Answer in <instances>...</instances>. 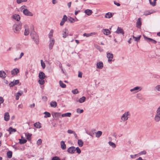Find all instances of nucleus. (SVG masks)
I'll return each mask as SVG.
<instances>
[{
	"instance_id": "obj_33",
	"label": "nucleus",
	"mask_w": 160,
	"mask_h": 160,
	"mask_svg": "<svg viewBox=\"0 0 160 160\" xmlns=\"http://www.w3.org/2000/svg\"><path fill=\"white\" fill-rule=\"evenodd\" d=\"M59 83L60 86L61 88H65L66 87V85L61 80H60L59 81Z\"/></svg>"
},
{
	"instance_id": "obj_48",
	"label": "nucleus",
	"mask_w": 160,
	"mask_h": 160,
	"mask_svg": "<svg viewBox=\"0 0 160 160\" xmlns=\"http://www.w3.org/2000/svg\"><path fill=\"white\" fill-rule=\"evenodd\" d=\"M68 20L71 23H73L75 21V19L72 18L71 17L68 18Z\"/></svg>"
},
{
	"instance_id": "obj_22",
	"label": "nucleus",
	"mask_w": 160,
	"mask_h": 160,
	"mask_svg": "<svg viewBox=\"0 0 160 160\" xmlns=\"http://www.w3.org/2000/svg\"><path fill=\"white\" fill-rule=\"evenodd\" d=\"M9 134H11L12 132H16L17 130L15 128H13L12 127H10L8 129Z\"/></svg>"
},
{
	"instance_id": "obj_9",
	"label": "nucleus",
	"mask_w": 160,
	"mask_h": 160,
	"mask_svg": "<svg viewBox=\"0 0 160 160\" xmlns=\"http://www.w3.org/2000/svg\"><path fill=\"white\" fill-rule=\"evenodd\" d=\"M67 17L66 15H64L63 16V18L62 19L60 23V25L61 26H63V25L65 22L67 20Z\"/></svg>"
},
{
	"instance_id": "obj_57",
	"label": "nucleus",
	"mask_w": 160,
	"mask_h": 160,
	"mask_svg": "<svg viewBox=\"0 0 160 160\" xmlns=\"http://www.w3.org/2000/svg\"><path fill=\"white\" fill-rule=\"evenodd\" d=\"M92 34V33H84L83 34V36H86V37H89V36H91Z\"/></svg>"
},
{
	"instance_id": "obj_10",
	"label": "nucleus",
	"mask_w": 160,
	"mask_h": 160,
	"mask_svg": "<svg viewBox=\"0 0 160 160\" xmlns=\"http://www.w3.org/2000/svg\"><path fill=\"white\" fill-rule=\"evenodd\" d=\"M117 34H122V35H124V32L123 29L121 28L118 27L117 31L115 32Z\"/></svg>"
},
{
	"instance_id": "obj_51",
	"label": "nucleus",
	"mask_w": 160,
	"mask_h": 160,
	"mask_svg": "<svg viewBox=\"0 0 160 160\" xmlns=\"http://www.w3.org/2000/svg\"><path fill=\"white\" fill-rule=\"evenodd\" d=\"M84 112V111L83 109H81L79 108H78L77 109V112L78 113H81Z\"/></svg>"
},
{
	"instance_id": "obj_13",
	"label": "nucleus",
	"mask_w": 160,
	"mask_h": 160,
	"mask_svg": "<svg viewBox=\"0 0 160 160\" xmlns=\"http://www.w3.org/2000/svg\"><path fill=\"white\" fill-rule=\"evenodd\" d=\"M96 66L97 68L101 69L103 67V64L102 62H99L97 63Z\"/></svg>"
},
{
	"instance_id": "obj_4",
	"label": "nucleus",
	"mask_w": 160,
	"mask_h": 160,
	"mask_svg": "<svg viewBox=\"0 0 160 160\" xmlns=\"http://www.w3.org/2000/svg\"><path fill=\"white\" fill-rule=\"evenodd\" d=\"M143 36L144 37V38L145 40H146L148 42H151L153 43H154L155 44L157 42V41L151 38L147 37L144 35H143Z\"/></svg>"
},
{
	"instance_id": "obj_47",
	"label": "nucleus",
	"mask_w": 160,
	"mask_h": 160,
	"mask_svg": "<svg viewBox=\"0 0 160 160\" xmlns=\"http://www.w3.org/2000/svg\"><path fill=\"white\" fill-rule=\"evenodd\" d=\"M27 1V0H16V2L18 4H20L22 2H25Z\"/></svg>"
},
{
	"instance_id": "obj_37",
	"label": "nucleus",
	"mask_w": 160,
	"mask_h": 160,
	"mask_svg": "<svg viewBox=\"0 0 160 160\" xmlns=\"http://www.w3.org/2000/svg\"><path fill=\"white\" fill-rule=\"evenodd\" d=\"M25 28H26L25 27ZM29 33V31L28 28H25V31L24 32V35L25 36H27L28 35Z\"/></svg>"
},
{
	"instance_id": "obj_52",
	"label": "nucleus",
	"mask_w": 160,
	"mask_h": 160,
	"mask_svg": "<svg viewBox=\"0 0 160 160\" xmlns=\"http://www.w3.org/2000/svg\"><path fill=\"white\" fill-rule=\"evenodd\" d=\"M72 92L74 94H77L79 92L77 89H75L74 90H72Z\"/></svg>"
},
{
	"instance_id": "obj_36",
	"label": "nucleus",
	"mask_w": 160,
	"mask_h": 160,
	"mask_svg": "<svg viewBox=\"0 0 160 160\" xmlns=\"http://www.w3.org/2000/svg\"><path fill=\"white\" fill-rule=\"evenodd\" d=\"M157 0H153V1L152 2L151 0H149L150 4L152 6H154L156 5V1Z\"/></svg>"
},
{
	"instance_id": "obj_11",
	"label": "nucleus",
	"mask_w": 160,
	"mask_h": 160,
	"mask_svg": "<svg viewBox=\"0 0 160 160\" xmlns=\"http://www.w3.org/2000/svg\"><path fill=\"white\" fill-rule=\"evenodd\" d=\"M12 18L17 21H18L20 20L21 17L18 14H14L12 16Z\"/></svg>"
},
{
	"instance_id": "obj_21",
	"label": "nucleus",
	"mask_w": 160,
	"mask_h": 160,
	"mask_svg": "<svg viewBox=\"0 0 160 160\" xmlns=\"http://www.w3.org/2000/svg\"><path fill=\"white\" fill-rule=\"evenodd\" d=\"M84 12L88 16H90L92 14V12L91 10L87 9L85 10Z\"/></svg>"
},
{
	"instance_id": "obj_63",
	"label": "nucleus",
	"mask_w": 160,
	"mask_h": 160,
	"mask_svg": "<svg viewBox=\"0 0 160 160\" xmlns=\"http://www.w3.org/2000/svg\"><path fill=\"white\" fill-rule=\"evenodd\" d=\"M4 101V100L2 97H0V105Z\"/></svg>"
},
{
	"instance_id": "obj_38",
	"label": "nucleus",
	"mask_w": 160,
	"mask_h": 160,
	"mask_svg": "<svg viewBox=\"0 0 160 160\" xmlns=\"http://www.w3.org/2000/svg\"><path fill=\"white\" fill-rule=\"evenodd\" d=\"M108 143L110 146H112L113 148H115L116 147V145L115 144L112 142L109 141L108 142Z\"/></svg>"
},
{
	"instance_id": "obj_60",
	"label": "nucleus",
	"mask_w": 160,
	"mask_h": 160,
	"mask_svg": "<svg viewBox=\"0 0 160 160\" xmlns=\"http://www.w3.org/2000/svg\"><path fill=\"white\" fill-rule=\"evenodd\" d=\"M42 99L43 101H47L48 100V98L47 96H43L42 97Z\"/></svg>"
},
{
	"instance_id": "obj_42",
	"label": "nucleus",
	"mask_w": 160,
	"mask_h": 160,
	"mask_svg": "<svg viewBox=\"0 0 160 160\" xmlns=\"http://www.w3.org/2000/svg\"><path fill=\"white\" fill-rule=\"evenodd\" d=\"M130 115V114H129V112H128V111L127 112L126 115L125 116V117L123 119V121H125L127 120L128 119V115Z\"/></svg>"
},
{
	"instance_id": "obj_34",
	"label": "nucleus",
	"mask_w": 160,
	"mask_h": 160,
	"mask_svg": "<svg viewBox=\"0 0 160 160\" xmlns=\"http://www.w3.org/2000/svg\"><path fill=\"white\" fill-rule=\"evenodd\" d=\"M102 132L101 131H98L96 133V137L97 138H99L102 135Z\"/></svg>"
},
{
	"instance_id": "obj_62",
	"label": "nucleus",
	"mask_w": 160,
	"mask_h": 160,
	"mask_svg": "<svg viewBox=\"0 0 160 160\" xmlns=\"http://www.w3.org/2000/svg\"><path fill=\"white\" fill-rule=\"evenodd\" d=\"M127 112H125L122 116L121 117V119L123 121V119L125 118V116L126 115Z\"/></svg>"
},
{
	"instance_id": "obj_40",
	"label": "nucleus",
	"mask_w": 160,
	"mask_h": 160,
	"mask_svg": "<svg viewBox=\"0 0 160 160\" xmlns=\"http://www.w3.org/2000/svg\"><path fill=\"white\" fill-rule=\"evenodd\" d=\"M152 13V12L149 10L146 11L144 12V15L146 16Z\"/></svg>"
},
{
	"instance_id": "obj_53",
	"label": "nucleus",
	"mask_w": 160,
	"mask_h": 160,
	"mask_svg": "<svg viewBox=\"0 0 160 160\" xmlns=\"http://www.w3.org/2000/svg\"><path fill=\"white\" fill-rule=\"evenodd\" d=\"M147 153V152L146 151L143 150V151H142L139 152L138 154L139 156L143 154H146Z\"/></svg>"
},
{
	"instance_id": "obj_50",
	"label": "nucleus",
	"mask_w": 160,
	"mask_h": 160,
	"mask_svg": "<svg viewBox=\"0 0 160 160\" xmlns=\"http://www.w3.org/2000/svg\"><path fill=\"white\" fill-rule=\"evenodd\" d=\"M76 151V152L78 154L80 153L81 152L80 149L78 147H77L75 148V151Z\"/></svg>"
},
{
	"instance_id": "obj_29",
	"label": "nucleus",
	"mask_w": 160,
	"mask_h": 160,
	"mask_svg": "<svg viewBox=\"0 0 160 160\" xmlns=\"http://www.w3.org/2000/svg\"><path fill=\"white\" fill-rule=\"evenodd\" d=\"M12 152L11 151H9L7 152V157L9 158H11L12 157Z\"/></svg>"
},
{
	"instance_id": "obj_43",
	"label": "nucleus",
	"mask_w": 160,
	"mask_h": 160,
	"mask_svg": "<svg viewBox=\"0 0 160 160\" xmlns=\"http://www.w3.org/2000/svg\"><path fill=\"white\" fill-rule=\"evenodd\" d=\"M140 88V87L138 86H137L131 89L130 91L131 92H133V91L138 90Z\"/></svg>"
},
{
	"instance_id": "obj_1",
	"label": "nucleus",
	"mask_w": 160,
	"mask_h": 160,
	"mask_svg": "<svg viewBox=\"0 0 160 160\" xmlns=\"http://www.w3.org/2000/svg\"><path fill=\"white\" fill-rule=\"evenodd\" d=\"M30 34L32 39L33 40L35 43L37 44H38L39 42L38 36L34 31V28L33 26V30L31 32Z\"/></svg>"
},
{
	"instance_id": "obj_25",
	"label": "nucleus",
	"mask_w": 160,
	"mask_h": 160,
	"mask_svg": "<svg viewBox=\"0 0 160 160\" xmlns=\"http://www.w3.org/2000/svg\"><path fill=\"white\" fill-rule=\"evenodd\" d=\"M51 106L52 107L55 108L57 106V103L55 101H52L50 103Z\"/></svg>"
},
{
	"instance_id": "obj_12",
	"label": "nucleus",
	"mask_w": 160,
	"mask_h": 160,
	"mask_svg": "<svg viewBox=\"0 0 160 160\" xmlns=\"http://www.w3.org/2000/svg\"><path fill=\"white\" fill-rule=\"evenodd\" d=\"M19 72V70L17 68H16L13 69L11 71V73L12 75H15L18 73Z\"/></svg>"
},
{
	"instance_id": "obj_56",
	"label": "nucleus",
	"mask_w": 160,
	"mask_h": 160,
	"mask_svg": "<svg viewBox=\"0 0 160 160\" xmlns=\"http://www.w3.org/2000/svg\"><path fill=\"white\" fill-rule=\"evenodd\" d=\"M42 142V140L41 139L38 140L37 142V144L38 145H41Z\"/></svg>"
},
{
	"instance_id": "obj_46",
	"label": "nucleus",
	"mask_w": 160,
	"mask_h": 160,
	"mask_svg": "<svg viewBox=\"0 0 160 160\" xmlns=\"http://www.w3.org/2000/svg\"><path fill=\"white\" fill-rule=\"evenodd\" d=\"M16 84L14 82V81L13 80V81L11 82L9 84V86L10 87H13Z\"/></svg>"
},
{
	"instance_id": "obj_24",
	"label": "nucleus",
	"mask_w": 160,
	"mask_h": 160,
	"mask_svg": "<svg viewBox=\"0 0 160 160\" xmlns=\"http://www.w3.org/2000/svg\"><path fill=\"white\" fill-rule=\"evenodd\" d=\"M68 31V30L67 29L65 28L64 30V31L63 32V33L62 34L63 36L62 37L63 38H66L67 37V36H68V33H67V32Z\"/></svg>"
},
{
	"instance_id": "obj_61",
	"label": "nucleus",
	"mask_w": 160,
	"mask_h": 160,
	"mask_svg": "<svg viewBox=\"0 0 160 160\" xmlns=\"http://www.w3.org/2000/svg\"><path fill=\"white\" fill-rule=\"evenodd\" d=\"M82 73L81 72H80L79 71L78 72V77L79 78H81L82 77Z\"/></svg>"
},
{
	"instance_id": "obj_17",
	"label": "nucleus",
	"mask_w": 160,
	"mask_h": 160,
	"mask_svg": "<svg viewBox=\"0 0 160 160\" xmlns=\"http://www.w3.org/2000/svg\"><path fill=\"white\" fill-rule=\"evenodd\" d=\"M10 116L8 112H6L4 115V119L5 121H8L9 119Z\"/></svg>"
},
{
	"instance_id": "obj_28",
	"label": "nucleus",
	"mask_w": 160,
	"mask_h": 160,
	"mask_svg": "<svg viewBox=\"0 0 160 160\" xmlns=\"http://www.w3.org/2000/svg\"><path fill=\"white\" fill-rule=\"evenodd\" d=\"M45 115L44 116V118H47L50 117L51 116V114L50 113L46 111L43 113Z\"/></svg>"
},
{
	"instance_id": "obj_27",
	"label": "nucleus",
	"mask_w": 160,
	"mask_h": 160,
	"mask_svg": "<svg viewBox=\"0 0 160 160\" xmlns=\"http://www.w3.org/2000/svg\"><path fill=\"white\" fill-rule=\"evenodd\" d=\"M71 113L70 112H67L62 114V117H70Z\"/></svg>"
},
{
	"instance_id": "obj_14",
	"label": "nucleus",
	"mask_w": 160,
	"mask_h": 160,
	"mask_svg": "<svg viewBox=\"0 0 160 160\" xmlns=\"http://www.w3.org/2000/svg\"><path fill=\"white\" fill-rule=\"evenodd\" d=\"M19 143L21 144H23L26 143L27 142V140L25 139L23 136L21 137V139H19Z\"/></svg>"
},
{
	"instance_id": "obj_59",
	"label": "nucleus",
	"mask_w": 160,
	"mask_h": 160,
	"mask_svg": "<svg viewBox=\"0 0 160 160\" xmlns=\"http://www.w3.org/2000/svg\"><path fill=\"white\" fill-rule=\"evenodd\" d=\"M22 94V92L21 91H20L17 93L16 95L18 96V97H19L20 96H21Z\"/></svg>"
},
{
	"instance_id": "obj_20",
	"label": "nucleus",
	"mask_w": 160,
	"mask_h": 160,
	"mask_svg": "<svg viewBox=\"0 0 160 160\" xmlns=\"http://www.w3.org/2000/svg\"><path fill=\"white\" fill-rule=\"evenodd\" d=\"M0 77L2 78H4L6 77V73L3 71H0Z\"/></svg>"
},
{
	"instance_id": "obj_18",
	"label": "nucleus",
	"mask_w": 160,
	"mask_h": 160,
	"mask_svg": "<svg viewBox=\"0 0 160 160\" xmlns=\"http://www.w3.org/2000/svg\"><path fill=\"white\" fill-rule=\"evenodd\" d=\"M102 32L103 34L106 35H108L110 34L111 32L108 29H103L102 30Z\"/></svg>"
},
{
	"instance_id": "obj_32",
	"label": "nucleus",
	"mask_w": 160,
	"mask_h": 160,
	"mask_svg": "<svg viewBox=\"0 0 160 160\" xmlns=\"http://www.w3.org/2000/svg\"><path fill=\"white\" fill-rule=\"evenodd\" d=\"M78 144L80 147H82L83 145V142L81 139L78 140Z\"/></svg>"
},
{
	"instance_id": "obj_19",
	"label": "nucleus",
	"mask_w": 160,
	"mask_h": 160,
	"mask_svg": "<svg viewBox=\"0 0 160 160\" xmlns=\"http://www.w3.org/2000/svg\"><path fill=\"white\" fill-rule=\"evenodd\" d=\"M61 148L62 150H65L66 148V145L65 144V142L63 141H62L61 142Z\"/></svg>"
},
{
	"instance_id": "obj_3",
	"label": "nucleus",
	"mask_w": 160,
	"mask_h": 160,
	"mask_svg": "<svg viewBox=\"0 0 160 160\" xmlns=\"http://www.w3.org/2000/svg\"><path fill=\"white\" fill-rule=\"evenodd\" d=\"M26 7L25 6H23L21 7V8L22 9H24L23 11V13L25 15L27 16H33V14L29 11L27 9H25L24 8H22V7Z\"/></svg>"
},
{
	"instance_id": "obj_16",
	"label": "nucleus",
	"mask_w": 160,
	"mask_h": 160,
	"mask_svg": "<svg viewBox=\"0 0 160 160\" xmlns=\"http://www.w3.org/2000/svg\"><path fill=\"white\" fill-rule=\"evenodd\" d=\"M142 25V22L141 21V18H138V20L136 22V27L138 28H140Z\"/></svg>"
},
{
	"instance_id": "obj_23",
	"label": "nucleus",
	"mask_w": 160,
	"mask_h": 160,
	"mask_svg": "<svg viewBox=\"0 0 160 160\" xmlns=\"http://www.w3.org/2000/svg\"><path fill=\"white\" fill-rule=\"evenodd\" d=\"M113 15L112 13L110 12H108L106 13L105 15V17L106 18H111Z\"/></svg>"
},
{
	"instance_id": "obj_58",
	"label": "nucleus",
	"mask_w": 160,
	"mask_h": 160,
	"mask_svg": "<svg viewBox=\"0 0 160 160\" xmlns=\"http://www.w3.org/2000/svg\"><path fill=\"white\" fill-rule=\"evenodd\" d=\"M95 47L98 49V50L99 51H100V49H101V47L98 45H95Z\"/></svg>"
},
{
	"instance_id": "obj_39",
	"label": "nucleus",
	"mask_w": 160,
	"mask_h": 160,
	"mask_svg": "<svg viewBox=\"0 0 160 160\" xmlns=\"http://www.w3.org/2000/svg\"><path fill=\"white\" fill-rule=\"evenodd\" d=\"M38 83L41 85H42L45 83V81L44 79H40L38 81Z\"/></svg>"
},
{
	"instance_id": "obj_49",
	"label": "nucleus",
	"mask_w": 160,
	"mask_h": 160,
	"mask_svg": "<svg viewBox=\"0 0 160 160\" xmlns=\"http://www.w3.org/2000/svg\"><path fill=\"white\" fill-rule=\"evenodd\" d=\"M138 156H139V155L138 153L137 154H135L134 155H131L130 156L131 158H133V159L135 158L136 157H138Z\"/></svg>"
},
{
	"instance_id": "obj_41",
	"label": "nucleus",
	"mask_w": 160,
	"mask_h": 160,
	"mask_svg": "<svg viewBox=\"0 0 160 160\" xmlns=\"http://www.w3.org/2000/svg\"><path fill=\"white\" fill-rule=\"evenodd\" d=\"M136 97L140 100H142L143 98L142 95L141 94L139 93L137 94Z\"/></svg>"
},
{
	"instance_id": "obj_7",
	"label": "nucleus",
	"mask_w": 160,
	"mask_h": 160,
	"mask_svg": "<svg viewBox=\"0 0 160 160\" xmlns=\"http://www.w3.org/2000/svg\"><path fill=\"white\" fill-rule=\"evenodd\" d=\"M61 113L52 112V114L53 118H59L61 117Z\"/></svg>"
},
{
	"instance_id": "obj_31",
	"label": "nucleus",
	"mask_w": 160,
	"mask_h": 160,
	"mask_svg": "<svg viewBox=\"0 0 160 160\" xmlns=\"http://www.w3.org/2000/svg\"><path fill=\"white\" fill-rule=\"evenodd\" d=\"M32 135V134L29 133H28L27 134H25V136L26 137V138L28 141H31Z\"/></svg>"
},
{
	"instance_id": "obj_35",
	"label": "nucleus",
	"mask_w": 160,
	"mask_h": 160,
	"mask_svg": "<svg viewBox=\"0 0 160 160\" xmlns=\"http://www.w3.org/2000/svg\"><path fill=\"white\" fill-rule=\"evenodd\" d=\"M154 119L156 122H159L160 121V116L156 114Z\"/></svg>"
},
{
	"instance_id": "obj_6",
	"label": "nucleus",
	"mask_w": 160,
	"mask_h": 160,
	"mask_svg": "<svg viewBox=\"0 0 160 160\" xmlns=\"http://www.w3.org/2000/svg\"><path fill=\"white\" fill-rule=\"evenodd\" d=\"M75 148L74 146H71L68 148L67 152L69 153H74L75 152Z\"/></svg>"
},
{
	"instance_id": "obj_5",
	"label": "nucleus",
	"mask_w": 160,
	"mask_h": 160,
	"mask_svg": "<svg viewBox=\"0 0 160 160\" xmlns=\"http://www.w3.org/2000/svg\"><path fill=\"white\" fill-rule=\"evenodd\" d=\"M107 57L108 58V61L109 62H111L113 57V54L110 52H108L107 53Z\"/></svg>"
},
{
	"instance_id": "obj_8",
	"label": "nucleus",
	"mask_w": 160,
	"mask_h": 160,
	"mask_svg": "<svg viewBox=\"0 0 160 160\" xmlns=\"http://www.w3.org/2000/svg\"><path fill=\"white\" fill-rule=\"evenodd\" d=\"M50 42L49 45V48L51 50L53 46L55 43V40L54 38L50 39Z\"/></svg>"
},
{
	"instance_id": "obj_30",
	"label": "nucleus",
	"mask_w": 160,
	"mask_h": 160,
	"mask_svg": "<svg viewBox=\"0 0 160 160\" xmlns=\"http://www.w3.org/2000/svg\"><path fill=\"white\" fill-rule=\"evenodd\" d=\"M86 99V98L85 96H83L81 98H80L78 100V102L80 103H82L83 102L85 101Z\"/></svg>"
},
{
	"instance_id": "obj_26",
	"label": "nucleus",
	"mask_w": 160,
	"mask_h": 160,
	"mask_svg": "<svg viewBox=\"0 0 160 160\" xmlns=\"http://www.w3.org/2000/svg\"><path fill=\"white\" fill-rule=\"evenodd\" d=\"M34 126L37 128H40L41 126V123L39 122H37L34 124Z\"/></svg>"
},
{
	"instance_id": "obj_45",
	"label": "nucleus",
	"mask_w": 160,
	"mask_h": 160,
	"mask_svg": "<svg viewBox=\"0 0 160 160\" xmlns=\"http://www.w3.org/2000/svg\"><path fill=\"white\" fill-rule=\"evenodd\" d=\"M53 30H51L49 35V37L50 38V39H52L53 38H52V37L53 36Z\"/></svg>"
},
{
	"instance_id": "obj_15",
	"label": "nucleus",
	"mask_w": 160,
	"mask_h": 160,
	"mask_svg": "<svg viewBox=\"0 0 160 160\" xmlns=\"http://www.w3.org/2000/svg\"><path fill=\"white\" fill-rule=\"evenodd\" d=\"M38 77L40 79H44L46 77V75L43 72H41L39 73Z\"/></svg>"
},
{
	"instance_id": "obj_44",
	"label": "nucleus",
	"mask_w": 160,
	"mask_h": 160,
	"mask_svg": "<svg viewBox=\"0 0 160 160\" xmlns=\"http://www.w3.org/2000/svg\"><path fill=\"white\" fill-rule=\"evenodd\" d=\"M41 65L43 69H44L46 67V65L45 63L43 62L42 60H41Z\"/></svg>"
},
{
	"instance_id": "obj_2",
	"label": "nucleus",
	"mask_w": 160,
	"mask_h": 160,
	"mask_svg": "<svg viewBox=\"0 0 160 160\" xmlns=\"http://www.w3.org/2000/svg\"><path fill=\"white\" fill-rule=\"evenodd\" d=\"M22 23L19 22L14 24L13 26V29L14 32L15 33H18L21 29Z\"/></svg>"
},
{
	"instance_id": "obj_54",
	"label": "nucleus",
	"mask_w": 160,
	"mask_h": 160,
	"mask_svg": "<svg viewBox=\"0 0 160 160\" xmlns=\"http://www.w3.org/2000/svg\"><path fill=\"white\" fill-rule=\"evenodd\" d=\"M52 160H61L60 158L58 156H54L52 158Z\"/></svg>"
},
{
	"instance_id": "obj_64",
	"label": "nucleus",
	"mask_w": 160,
	"mask_h": 160,
	"mask_svg": "<svg viewBox=\"0 0 160 160\" xmlns=\"http://www.w3.org/2000/svg\"><path fill=\"white\" fill-rule=\"evenodd\" d=\"M155 88L157 90L160 91V85H158Z\"/></svg>"
},
{
	"instance_id": "obj_55",
	"label": "nucleus",
	"mask_w": 160,
	"mask_h": 160,
	"mask_svg": "<svg viewBox=\"0 0 160 160\" xmlns=\"http://www.w3.org/2000/svg\"><path fill=\"white\" fill-rule=\"evenodd\" d=\"M141 37V35H139L138 37H136L134 39L135 41H137V42H138L140 40Z\"/></svg>"
}]
</instances>
